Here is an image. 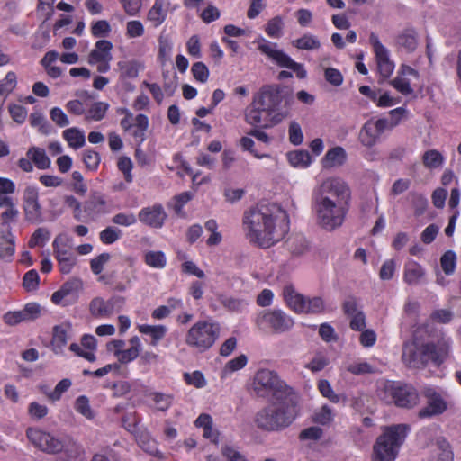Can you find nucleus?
<instances>
[{
    "label": "nucleus",
    "mask_w": 461,
    "mask_h": 461,
    "mask_svg": "<svg viewBox=\"0 0 461 461\" xmlns=\"http://www.w3.org/2000/svg\"><path fill=\"white\" fill-rule=\"evenodd\" d=\"M50 232L46 228H38L32 235L29 240V246L34 248L36 246H44L50 240Z\"/></svg>",
    "instance_id": "obj_49"
},
{
    "label": "nucleus",
    "mask_w": 461,
    "mask_h": 461,
    "mask_svg": "<svg viewBox=\"0 0 461 461\" xmlns=\"http://www.w3.org/2000/svg\"><path fill=\"white\" fill-rule=\"evenodd\" d=\"M398 47L407 52H413L418 46V32L413 28L402 30L396 38Z\"/></svg>",
    "instance_id": "obj_25"
},
{
    "label": "nucleus",
    "mask_w": 461,
    "mask_h": 461,
    "mask_svg": "<svg viewBox=\"0 0 461 461\" xmlns=\"http://www.w3.org/2000/svg\"><path fill=\"white\" fill-rule=\"evenodd\" d=\"M100 155L99 153L86 149L83 153V161L86 167L90 170H95L100 163Z\"/></svg>",
    "instance_id": "obj_59"
},
{
    "label": "nucleus",
    "mask_w": 461,
    "mask_h": 461,
    "mask_svg": "<svg viewBox=\"0 0 461 461\" xmlns=\"http://www.w3.org/2000/svg\"><path fill=\"white\" fill-rule=\"evenodd\" d=\"M318 389L322 396L328 398L330 402L335 403L339 402V395L334 393L329 381L321 380L318 384Z\"/></svg>",
    "instance_id": "obj_54"
},
{
    "label": "nucleus",
    "mask_w": 461,
    "mask_h": 461,
    "mask_svg": "<svg viewBox=\"0 0 461 461\" xmlns=\"http://www.w3.org/2000/svg\"><path fill=\"white\" fill-rule=\"evenodd\" d=\"M71 384L72 382L70 379L64 378L57 384L53 391L46 393V394L50 401H59L62 393L68 391Z\"/></svg>",
    "instance_id": "obj_51"
},
{
    "label": "nucleus",
    "mask_w": 461,
    "mask_h": 461,
    "mask_svg": "<svg viewBox=\"0 0 461 461\" xmlns=\"http://www.w3.org/2000/svg\"><path fill=\"white\" fill-rule=\"evenodd\" d=\"M369 42L374 49L377 63V68L380 75L384 78L389 77L393 71L394 65L389 59L387 49L381 43V41L378 39V36L374 32H371L369 36Z\"/></svg>",
    "instance_id": "obj_18"
},
{
    "label": "nucleus",
    "mask_w": 461,
    "mask_h": 461,
    "mask_svg": "<svg viewBox=\"0 0 461 461\" xmlns=\"http://www.w3.org/2000/svg\"><path fill=\"white\" fill-rule=\"evenodd\" d=\"M347 159V153L341 147H335L327 151L322 158L324 168H332L342 166Z\"/></svg>",
    "instance_id": "obj_26"
},
{
    "label": "nucleus",
    "mask_w": 461,
    "mask_h": 461,
    "mask_svg": "<svg viewBox=\"0 0 461 461\" xmlns=\"http://www.w3.org/2000/svg\"><path fill=\"white\" fill-rule=\"evenodd\" d=\"M263 113H265V111L258 107V104L252 101L251 107L245 114V120L249 124L253 126H267V124L265 123L262 118Z\"/></svg>",
    "instance_id": "obj_38"
},
{
    "label": "nucleus",
    "mask_w": 461,
    "mask_h": 461,
    "mask_svg": "<svg viewBox=\"0 0 461 461\" xmlns=\"http://www.w3.org/2000/svg\"><path fill=\"white\" fill-rule=\"evenodd\" d=\"M284 19L277 15L271 18L265 26L266 33L272 38H280L283 34Z\"/></svg>",
    "instance_id": "obj_39"
},
{
    "label": "nucleus",
    "mask_w": 461,
    "mask_h": 461,
    "mask_svg": "<svg viewBox=\"0 0 461 461\" xmlns=\"http://www.w3.org/2000/svg\"><path fill=\"white\" fill-rule=\"evenodd\" d=\"M391 85L401 94L408 95L413 93L412 88L410 86L408 79L404 78L401 75H398L394 79L391 81Z\"/></svg>",
    "instance_id": "obj_57"
},
{
    "label": "nucleus",
    "mask_w": 461,
    "mask_h": 461,
    "mask_svg": "<svg viewBox=\"0 0 461 461\" xmlns=\"http://www.w3.org/2000/svg\"><path fill=\"white\" fill-rule=\"evenodd\" d=\"M440 266L446 275H452L456 266V253L452 250L446 251L440 258Z\"/></svg>",
    "instance_id": "obj_44"
},
{
    "label": "nucleus",
    "mask_w": 461,
    "mask_h": 461,
    "mask_svg": "<svg viewBox=\"0 0 461 461\" xmlns=\"http://www.w3.org/2000/svg\"><path fill=\"white\" fill-rule=\"evenodd\" d=\"M63 138L72 149H77L85 146L86 137L83 131L77 127L65 130L62 133Z\"/></svg>",
    "instance_id": "obj_27"
},
{
    "label": "nucleus",
    "mask_w": 461,
    "mask_h": 461,
    "mask_svg": "<svg viewBox=\"0 0 461 461\" xmlns=\"http://www.w3.org/2000/svg\"><path fill=\"white\" fill-rule=\"evenodd\" d=\"M140 222L151 228L158 229L164 224L167 213L161 204L142 208L138 214Z\"/></svg>",
    "instance_id": "obj_20"
},
{
    "label": "nucleus",
    "mask_w": 461,
    "mask_h": 461,
    "mask_svg": "<svg viewBox=\"0 0 461 461\" xmlns=\"http://www.w3.org/2000/svg\"><path fill=\"white\" fill-rule=\"evenodd\" d=\"M220 325L212 321H199L185 335V344L196 352L203 353L211 348L220 336Z\"/></svg>",
    "instance_id": "obj_9"
},
{
    "label": "nucleus",
    "mask_w": 461,
    "mask_h": 461,
    "mask_svg": "<svg viewBox=\"0 0 461 461\" xmlns=\"http://www.w3.org/2000/svg\"><path fill=\"white\" fill-rule=\"evenodd\" d=\"M314 421L321 425H328L333 420L332 410L323 405L318 411L314 413Z\"/></svg>",
    "instance_id": "obj_53"
},
{
    "label": "nucleus",
    "mask_w": 461,
    "mask_h": 461,
    "mask_svg": "<svg viewBox=\"0 0 461 461\" xmlns=\"http://www.w3.org/2000/svg\"><path fill=\"white\" fill-rule=\"evenodd\" d=\"M429 461H453V452L449 443L444 438H438L431 446Z\"/></svg>",
    "instance_id": "obj_24"
},
{
    "label": "nucleus",
    "mask_w": 461,
    "mask_h": 461,
    "mask_svg": "<svg viewBox=\"0 0 461 461\" xmlns=\"http://www.w3.org/2000/svg\"><path fill=\"white\" fill-rule=\"evenodd\" d=\"M0 227V258H11L14 253V238L11 230Z\"/></svg>",
    "instance_id": "obj_28"
},
{
    "label": "nucleus",
    "mask_w": 461,
    "mask_h": 461,
    "mask_svg": "<svg viewBox=\"0 0 461 461\" xmlns=\"http://www.w3.org/2000/svg\"><path fill=\"white\" fill-rule=\"evenodd\" d=\"M283 295L287 305L296 313L317 314L324 311V302L321 297L306 298L291 285L284 287Z\"/></svg>",
    "instance_id": "obj_10"
},
{
    "label": "nucleus",
    "mask_w": 461,
    "mask_h": 461,
    "mask_svg": "<svg viewBox=\"0 0 461 461\" xmlns=\"http://www.w3.org/2000/svg\"><path fill=\"white\" fill-rule=\"evenodd\" d=\"M297 414L296 403L291 396L259 410L254 417V423L263 431H281L294 421Z\"/></svg>",
    "instance_id": "obj_4"
},
{
    "label": "nucleus",
    "mask_w": 461,
    "mask_h": 461,
    "mask_svg": "<svg viewBox=\"0 0 461 461\" xmlns=\"http://www.w3.org/2000/svg\"><path fill=\"white\" fill-rule=\"evenodd\" d=\"M323 69V75L325 80L332 85L333 86H339L343 83V76L341 72L334 68H324L322 65H320Z\"/></svg>",
    "instance_id": "obj_47"
},
{
    "label": "nucleus",
    "mask_w": 461,
    "mask_h": 461,
    "mask_svg": "<svg viewBox=\"0 0 461 461\" xmlns=\"http://www.w3.org/2000/svg\"><path fill=\"white\" fill-rule=\"evenodd\" d=\"M243 224L249 242L269 248L285 237L288 217L276 203H259L245 213Z\"/></svg>",
    "instance_id": "obj_2"
},
{
    "label": "nucleus",
    "mask_w": 461,
    "mask_h": 461,
    "mask_svg": "<svg viewBox=\"0 0 461 461\" xmlns=\"http://www.w3.org/2000/svg\"><path fill=\"white\" fill-rule=\"evenodd\" d=\"M28 441L39 451L59 456V461H77L84 454L82 446L68 435H59L38 427L26 429Z\"/></svg>",
    "instance_id": "obj_3"
},
{
    "label": "nucleus",
    "mask_w": 461,
    "mask_h": 461,
    "mask_svg": "<svg viewBox=\"0 0 461 461\" xmlns=\"http://www.w3.org/2000/svg\"><path fill=\"white\" fill-rule=\"evenodd\" d=\"M422 162L428 168L439 167L443 162V156L436 149H429L423 154Z\"/></svg>",
    "instance_id": "obj_43"
},
{
    "label": "nucleus",
    "mask_w": 461,
    "mask_h": 461,
    "mask_svg": "<svg viewBox=\"0 0 461 461\" xmlns=\"http://www.w3.org/2000/svg\"><path fill=\"white\" fill-rule=\"evenodd\" d=\"M292 45L298 50H319L321 46L318 37L311 33H304L300 38L294 40Z\"/></svg>",
    "instance_id": "obj_29"
},
{
    "label": "nucleus",
    "mask_w": 461,
    "mask_h": 461,
    "mask_svg": "<svg viewBox=\"0 0 461 461\" xmlns=\"http://www.w3.org/2000/svg\"><path fill=\"white\" fill-rule=\"evenodd\" d=\"M18 215H19V211L16 208L14 203L12 205L6 207V210L5 212H3L0 215L1 220H2V223L0 224V227H3L2 230H11L9 223L15 221Z\"/></svg>",
    "instance_id": "obj_45"
},
{
    "label": "nucleus",
    "mask_w": 461,
    "mask_h": 461,
    "mask_svg": "<svg viewBox=\"0 0 461 461\" xmlns=\"http://www.w3.org/2000/svg\"><path fill=\"white\" fill-rule=\"evenodd\" d=\"M48 412L49 409L45 405L40 404L36 402H32L29 404L28 413L33 420H41L48 414Z\"/></svg>",
    "instance_id": "obj_58"
},
{
    "label": "nucleus",
    "mask_w": 461,
    "mask_h": 461,
    "mask_svg": "<svg viewBox=\"0 0 461 461\" xmlns=\"http://www.w3.org/2000/svg\"><path fill=\"white\" fill-rule=\"evenodd\" d=\"M323 435V430L320 427L312 426L303 429L299 434L301 440H318Z\"/></svg>",
    "instance_id": "obj_61"
},
{
    "label": "nucleus",
    "mask_w": 461,
    "mask_h": 461,
    "mask_svg": "<svg viewBox=\"0 0 461 461\" xmlns=\"http://www.w3.org/2000/svg\"><path fill=\"white\" fill-rule=\"evenodd\" d=\"M136 279L137 276L134 270L131 269L122 271L120 280L115 281L114 283L113 291L119 293L127 291Z\"/></svg>",
    "instance_id": "obj_36"
},
{
    "label": "nucleus",
    "mask_w": 461,
    "mask_h": 461,
    "mask_svg": "<svg viewBox=\"0 0 461 461\" xmlns=\"http://www.w3.org/2000/svg\"><path fill=\"white\" fill-rule=\"evenodd\" d=\"M344 313L350 318L349 327L354 330H363L366 328V317L359 310L357 301L353 298L343 303Z\"/></svg>",
    "instance_id": "obj_21"
},
{
    "label": "nucleus",
    "mask_w": 461,
    "mask_h": 461,
    "mask_svg": "<svg viewBox=\"0 0 461 461\" xmlns=\"http://www.w3.org/2000/svg\"><path fill=\"white\" fill-rule=\"evenodd\" d=\"M252 389L260 398L272 396L276 400H283L294 394L293 388L288 386L275 371L269 369H260L255 374Z\"/></svg>",
    "instance_id": "obj_7"
},
{
    "label": "nucleus",
    "mask_w": 461,
    "mask_h": 461,
    "mask_svg": "<svg viewBox=\"0 0 461 461\" xmlns=\"http://www.w3.org/2000/svg\"><path fill=\"white\" fill-rule=\"evenodd\" d=\"M422 393L427 399V405L419 411V418L426 419L437 416L447 410V402L434 388L426 387L423 389Z\"/></svg>",
    "instance_id": "obj_16"
},
{
    "label": "nucleus",
    "mask_w": 461,
    "mask_h": 461,
    "mask_svg": "<svg viewBox=\"0 0 461 461\" xmlns=\"http://www.w3.org/2000/svg\"><path fill=\"white\" fill-rule=\"evenodd\" d=\"M122 231L113 227H107L100 232V240L104 244H113L120 239Z\"/></svg>",
    "instance_id": "obj_55"
},
{
    "label": "nucleus",
    "mask_w": 461,
    "mask_h": 461,
    "mask_svg": "<svg viewBox=\"0 0 461 461\" xmlns=\"http://www.w3.org/2000/svg\"><path fill=\"white\" fill-rule=\"evenodd\" d=\"M396 269V263L393 259L385 260L379 271V277L382 280H390L393 277Z\"/></svg>",
    "instance_id": "obj_62"
},
{
    "label": "nucleus",
    "mask_w": 461,
    "mask_h": 461,
    "mask_svg": "<svg viewBox=\"0 0 461 461\" xmlns=\"http://www.w3.org/2000/svg\"><path fill=\"white\" fill-rule=\"evenodd\" d=\"M111 255L109 253H102L94 258L90 261V267L95 275H100L104 269V266L110 260Z\"/></svg>",
    "instance_id": "obj_56"
},
{
    "label": "nucleus",
    "mask_w": 461,
    "mask_h": 461,
    "mask_svg": "<svg viewBox=\"0 0 461 461\" xmlns=\"http://www.w3.org/2000/svg\"><path fill=\"white\" fill-rule=\"evenodd\" d=\"M65 235H58L53 241V250L55 258L59 263V270L62 274H69L77 263L76 256L65 248Z\"/></svg>",
    "instance_id": "obj_19"
},
{
    "label": "nucleus",
    "mask_w": 461,
    "mask_h": 461,
    "mask_svg": "<svg viewBox=\"0 0 461 461\" xmlns=\"http://www.w3.org/2000/svg\"><path fill=\"white\" fill-rule=\"evenodd\" d=\"M30 123L32 127H37L38 131L43 135H49L51 132V125L41 113H31Z\"/></svg>",
    "instance_id": "obj_42"
},
{
    "label": "nucleus",
    "mask_w": 461,
    "mask_h": 461,
    "mask_svg": "<svg viewBox=\"0 0 461 461\" xmlns=\"http://www.w3.org/2000/svg\"><path fill=\"white\" fill-rule=\"evenodd\" d=\"M50 116L59 127H66L70 122L67 114L59 107L52 108Z\"/></svg>",
    "instance_id": "obj_64"
},
{
    "label": "nucleus",
    "mask_w": 461,
    "mask_h": 461,
    "mask_svg": "<svg viewBox=\"0 0 461 461\" xmlns=\"http://www.w3.org/2000/svg\"><path fill=\"white\" fill-rule=\"evenodd\" d=\"M68 342L67 329L63 325L53 328L51 345L55 353H59Z\"/></svg>",
    "instance_id": "obj_35"
},
{
    "label": "nucleus",
    "mask_w": 461,
    "mask_h": 461,
    "mask_svg": "<svg viewBox=\"0 0 461 461\" xmlns=\"http://www.w3.org/2000/svg\"><path fill=\"white\" fill-rule=\"evenodd\" d=\"M350 196L348 185L339 177H329L317 185L312 195V208L318 225L329 231L340 227L348 211Z\"/></svg>",
    "instance_id": "obj_1"
},
{
    "label": "nucleus",
    "mask_w": 461,
    "mask_h": 461,
    "mask_svg": "<svg viewBox=\"0 0 461 461\" xmlns=\"http://www.w3.org/2000/svg\"><path fill=\"white\" fill-rule=\"evenodd\" d=\"M379 397L386 403L402 409H412L420 402V394L411 384L387 381L381 388Z\"/></svg>",
    "instance_id": "obj_8"
},
{
    "label": "nucleus",
    "mask_w": 461,
    "mask_h": 461,
    "mask_svg": "<svg viewBox=\"0 0 461 461\" xmlns=\"http://www.w3.org/2000/svg\"><path fill=\"white\" fill-rule=\"evenodd\" d=\"M26 155L39 169H48L50 167V159L43 149L32 147L28 149Z\"/></svg>",
    "instance_id": "obj_30"
},
{
    "label": "nucleus",
    "mask_w": 461,
    "mask_h": 461,
    "mask_svg": "<svg viewBox=\"0 0 461 461\" xmlns=\"http://www.w3.org/2000/svg\"><path fill=\"white\" fill-rule=\"evenodd\" d=\"M167 330V327L164 325L142 324L139 326V331L140 333L151 336L152 340L150 344L154 347L157 346L158 341L165 337Z\"/></svg>",
    "instance_id": "obj_32"
},
{
    "label": "nucleus",
    "mask_w": 461,
    "mask_h": 461,
    "mask_svg": "<svg viewBox=\"0 0 461 461\" xmlns=\"http://www.w3.org/2000/svg\"><path fill=\"white\" fill-rule=\"evenodd\" d=\"M74 408L77 412L87 420H93L95 417V412L91 408L89 399L86 395H80L76 399Z\"/></svg>",
    "instance_id": "obj_37"
},
{
    "label": "nucleus",
    "mask_w": 461,
    "mask_h": 461,
    "mask_svg": "<svg viewBox=\"0 0 461 461\" xmlns=\"http://www.w3.org/2000/svg\"><path fill=\"white\" fill-rule=\"evenodd\" d=\"M395 123H389L388 119L385 118L370 119L365 122L360 130L359 141L365 147L371 148L375 145L381 134L384 131L393 129Z\"/></svg>",
    "instance_id": "obj_14"
},
{
    "label": "nucleus",
    "mask_w": 461,
    "mask_h": 461,
    "mask_svg": "<svg viewBox=\"0 0 461 461\" xmlns=\"http://www.w3.org/2000/svg\"><path fill=\"white\" fill-rule=\"evenodd\" d=\"M217 299L221 306L230 312L241 313L249 304V302L243 297H237L224 294H218Z\"/></svg>",
    "instance_id": "obj_23"
},
{
    "label": "nucleus",
    "mask_w": 461,
    "mask_h": 461,
    "mask_svg": "<svg viewBox=\"0 0 461 461\" xmlns=\"http://www.w3.org/2000/svg\"><path fill=\"white\" fill-rule=\"evenodd\" d=\"M256 42L258 43V50L273 62L282 68L293 70L295 72L297 77L301 79L306 77L307 72L304 69L303 65L294 61L282 50H278L276 43L270 42L264 38H260Z\"/></svg>",
    "instance_id": "obj_11"
},
{
    "label": "nucleus",
    "mask_w": 461,
    "mask_h": 461,
    "mask_svg": "<svg viewBox=\"0 0 461 461\" xmlns=\"http://www.w3.org/2000/svg\"><path fill=\"white\" fill-rule=\"evenodd\" d=\"M149 398L155 403L156 409L160 411H167L173 401V396L171 394H166L159 392H153L149 394Z\"/></svg>",
    "instance_id": "obj_40"
},
{
    "label": "nucleus",
    "mask_w": 461,
    "mask_h": 461,
    "mask_svg": "<svg viewBox=\"0 0 461 461\" xmlns=\"http://www.w3.org/2000/svg\"><path fill=\"white\" fill-rule=\"evenodd\" d=\"M147 265L155 268H163L166 266V257L161 251H149L145 255Z\"/></svg>",
    "instance_id": "obj_46"
},
{
    "label": "nucleus",
    "mask_w": 461,
    "mask_h": 461,
    "mask_svg": "<svg viewBox=\"0 0 461 461\" xmlns=\"http://www.w3.org/2000/svg\"><path fill=\"white\" fill-rule=\"evenodd\" d=\"M409 430L406 424L383 427L372 447L371 461H395Z\"/></svg>",
    "instance_id": "obj_6"
},
{
    "label": "nucleus",
    "mask_w": 461,
    "mask_h": 461,
    "mask_svg": "<svg viewBox=\"0 0 461 461\" xmlns=\"http://www.w3.org/2000/svg\"><path fill=\"white\" fill-rule=\"evenodd\" d=\"M23 285L27 291L37 289L39 285V275L37 271L34 269L28 271L23 276Z\"/></svg>",
    "instance_id": "obj_63"
},
{
    "label": "nucleus",
    "mask_w": 461,
    "mask_h": 461,
    "mask_svg": "<svg viewBox=\"0 0 461 461\" xmlns=\"http://www.w3.org/2000/svg\"><path fill=\"white\" fill-rule=\"evenodd\" d=\"M288 160L293 167H306L311 164V156L306 150H295L288 153Z\"/></svg>",
    "instance_id": "obj_41"
},
{
    "label": "nucleus",
    "mask_w": 461,
    "mask_h": 461,
    "mask_svg": "<svg viewBox=\"0 0 461 461\" xmlns=\"http://www.w3.org/2000/svg\"><path fill=\"white\" fill-rule=\"evenodd\" d=\"M253 102L265 111L266 114L271 115L278 109L282 102L281 87L279 86H264L254 95Z\"/></svg>",
    "instance_id": "obj_15"
},
{
    "label": "nucleus",
    "mask_w": 461,
    "mask_h": 461,
    "mask_svg": "<svg viewBox=\"0 0 461 461\" xmlns=\"http://www.w3.org/2000/svg\"><path fill=\"white\" fill-rule=\"evenodd\" d=\"M448 348L443 340L434 344L413 339L403 344L402 360L410 368L422 369L429 362L439 366L447 357Z\"/></svg>",
    "instance_id": "obj_5"
},
{
    "label": "nucleus",
    "mask_w": 461,
    "mask_h": 461,
    "mask_svg": "<svg viewBox=\"0 0 461 461\" xmlns=\"http://www.w3.org/2000/svg\"><path fill=\"white\" fill-rule=\"evenodd\" d=\"M426 277L425 268L416 261L405 264L403 280L409 285H418L424 282Z\"/></svg>",
    "instance_id": "obj_22"
},
{
    "label": "nucleus",
    "mask_w": 461,
    "mask_h": 461,
    "mask_svg": "<svg viewBox=\"0 0 461 461\" xmlns=\"http://www.w3.org/2000/svg\"><path fill=\"white\" fill-rule=\"evenodd\" d=\"M286 245L290 253L296 257L302 256L309 249L308 241L303 235H294L289 238Z\"/></svg>",
    "instance_id": "obj_33"
},
{
    "label": "nucleus",
    "mask_w": 461,
    "mask_h": 461,
    "mask_svg": "<svg viewBox=\"0 0 461 461\" xmlns=\"http://www.w3.org/2000/svg\"><path fill=\"white\" fill-rule=\"evenodd\" d=\"M118 71L122 78H135L138 77L140 64L135 60H122L117 63Z\"/></svg>",
    "instance_id": "obj_34"
},
{
    "label": "nucleus",
    "mask_w": 461,
    "mask_h": 461,
    "mask_svg": "<svg viewBox=\"0 0 461 461\" xmlns=\"http://www.w3.org/2000/svg\"><path fill=\"white\" fill-rule=\"evenodd\" d=\"M347 370L353 375H360L375 372V368L367 362H354L347 366Z\"/></svg>",
    "instance_id": "obj_52"
},
{
    "label": "nucleus",
    "mask_w": 461,
    "mask_h": 461,
    "mask_svg": "<svg viewBox=\"0 0 461 461\" xmlns=\"http://www.w3.org/2000/svg\"><path fill=\"white\" fill-rule=\"evenodd\" d=\"M23 208L26 221L39 223L42 221L41 206L39 203V192L34 186H27L23 196Z\"/></svg>",
    "instance_id": "obj_17"
},
{
    "label": "nucleus",
    "mask_w": 461,
    "mask_h": 461,
    "mask_svg": "<svg viewBox=\"0 0 461 461\" xmlns=\"http://www.w3.org/2000/svg\"><path fill=\"white\" fill-rule=\"evenodd\" d=\"M165 0H155L153 6L148 13V19L153 26H159L167 17V11L164 9Z\"/></svg>",
    "instance_id": "obj_31"
},
{
    "label": "nucleus",
    "mask_w": 461,
    "mask_h": 461,
    "mask_svg": "<svg viewBox=\"0 0 461 461\" xmlns=\"http://www.w3.org/2000/svg\"><path fill=\"white\" fill-rule=\"evenodd\" d=\"M107 109V104L103 102H96L93 104L91 108L88 110L86 119L100 121L105 116Z\"/></svg>",
    "instance_id": "obj_50"
},
{
    "label": "nucleus",
    "mask_w": 461,
    "mask_h": 461,
    "mask_svg": "<svg viewBox=\"0 0 461 461\" xmlns=\"http://www.w3.org/2000/svg\"><path fill=\"white\" fill-rule=\"evenodd\" d=\"M163 89L164 92L171 96L174 95L177 88V76L176 72L164 71L163 72Z\"/></svg>",
    "instance_id": "obj_48"
},
{
    "label": "nucleus",
    "mask_w": 461,
    "mask_h": 461,
    "mask_svg": "<svg viewBox=\"0 0 461 461\" xmlns=\"http://www.w3.org/2000/svg\"><path fill=\"white\" fill-rule=\"evenodd\" d=\"M125 303V298L122 296H112L108 300L96 296L93 298L88 306L90 315L95 319L111 318L114 312L121 311Z\"/></svg>",
    "instance_id": "obj_13"
},
{
    "label": "nucleus",
    "mask_w": 461,
    "mask_h": 461,
    "mask_svg": "<svg viewBox=\"0 0 461 461\" xmlns=\"http://www.w3.org/2000/svg\"><path fill=\"white\" fill-rule=\"evenodd\" d=\"M257 326L261 330L270 329L275 333H283L294 326L293 319L280 310L263 312L256 319Z\"/></svg>",
    "instance_id": "obj_12"
},
{
    "label": "nucleus",
    "mask_w": 461,
    "mask_h": 461,
    "mask_svg": "<svg viewBox=\"0 0 461 461\" xmlns=\"http://www.w3.org/2000/svg\"><path fill=\"white\" fill-rule=\"evenodd\" d=\"M192 73L194 77L201 83H205L208 80L209 69L203 62H195L192 66Z\"/></svg>",
    "instance_id": "obj_60"
}]
</instances>
